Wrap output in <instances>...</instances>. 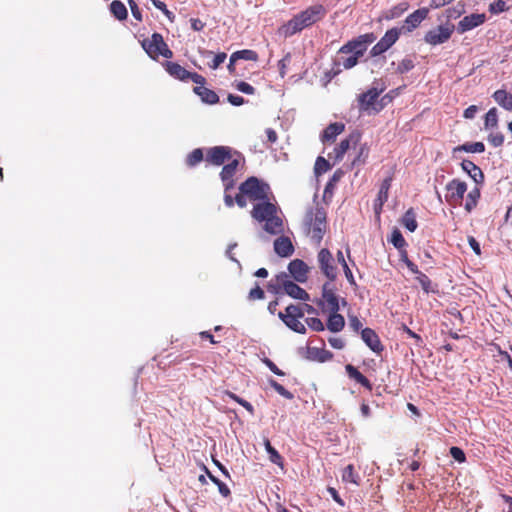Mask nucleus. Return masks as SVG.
I'll return each instance as SVG.
<instances>
[{
  "label": "nucleus",
  "mask_w": 512,
  "mask_h": 512,
  "mask_svg": "<svg viewBox=\"0 0 512 512\" xmlns=\"http://www.w3.org/2000/svg\"><path fill=\"white\" fill-rule=\"evenodd\" d=\"M344 124L335 122L330 124L323 132L322 141H333L343 130Z\"/></svg>",
  "instance_id": "31"
},
{
  "label": "nucleus",
  "mask_w": 512,
  "mask_h": 512,
  "mask_svg": "<svg viewBox=\"0 0 512 512\" xmlns=\"http://www.w3.org/2000/svg\"><path fill=\"white\" fill-rule=\"evenodd\" d=\"M288 271L296 282L305 283L308 279L309 267L303 260H292L288 265Z\"/></svg>",
  "instance_id": "14"
},
{
  "label": "nucleus",
  "mask_w": 512,
  "mask_h": 512,
  "mask_svg": "<svg viewBox=\"0 0 512 512\" xmlns=\"http://www.w3.org/2000/svg\"><path fill=\"white\" fill-rule=\"evenodd\" d=\"M383 90V87H372L366 92L360 94L358 97L359 109L361 111L369 110Z\"/></svg>",
  "instance_id": "15"
},
{
  "label": "nucleus",
  "mask_w": 512,
  "mask_h": 512,
  "mask_svg": "<svg viewBox=\"0 0 512 512\" xmlns=\"http://www.w3.org/2000/svg\"><path fill=\"white\" fill-rule=\"evenodd\" d=\"M326 14V9L316 4L308 7L306 10L295 15L285 25L282 26L281 32L285 37H290L304 28L311 26L312 24L321 20Z\"/></svg>",
  "instance_id": "1"
},
{
  "label": "nucleus",
  "mask_w": 512,
  "mask_h": 512,
  "mask_svg": "<svg viewBox=\"0 0 512 512\" xmlns=\"http://www.w3.org/2000/svg\"><path fill=\"white\" fill-rule=\"evenodd\" d=\"M128 3H129L130 9H131V13H132L133 17L135 19H137L138 21H141L142 20V14H141V11H140L137 3L134 0H129Z\"/></svg>",
  "instance_id": "60"
},
{
  "label": "nucleus",
  "mask_w": 512,
  "mask_h": 512,
  "mask_svg": "<svg viewBox=\"0 0 512 512\" xmlns=\"http://www.w3.org/2000/svg\"><path fill=\"white\" fill-rule=\"evenodd\" d=\"M361 135L358 132H353L349 135L347 139L342 140L337 147H335L334 152L336 155V160H341L344 154L351 148H356V146L360 142Z\"/></svg>",
  "instance_id": "16"
},
{
  "label": "nucleus",
  "mask_w": 512,
  "mask_h": 512,
  "mask_svg": "<svg viewBox=\"0 0 512 512\" xmlns=\"http://www.w3.org/2000/svg\"><path fill=\"white\" fill-rule=\"evenodd\" d=\"M110 11L118 20H124L127 18V9L125 5L119 0H114L111 2Z\"/></svg>",
  "instance_id": "36"
},
{
  "label": "nucleus",
  "mask_w": 512,
  "mask_h": 512,
  "mask_svg": "<svg viewBox=\"0 0 512 512\" xmlns=\"http://www.w3.org/2000/svg\"><path fill=\"white\" fill-rule=\"evenodd\" d=\"M269 384L270 386L277 392L279 393L281 396H283L284 398L286 399H293L294 395L288 391L287 389H285L281 384H279L276 380L274 379H269Z\"/></svg>",
  "instance_id": "46"
},
{
  "label": "nucleus",
  "mask_w": 512,
  "mask_h": 512,
  "mask_svg": "<svg viewBox=\"0 0 512 512\" xmlns=\"http://www.w3.org/2000/svg\"><path fill=\"white\" fill-rule=\"evenodd\" d=\"M316 304L323 312H338L340 309V299L335 293L331 281L322 286V297L316 301Z\"/></svg>",
  "instance_id": "6"
},
{
  "label": "nucleus",
  "mask_w": 512,
  "mask_h": 512,
  "mask_svg": "<svg viewBox=\"0 0 512 512\" xmlns=\"http://www.w3.org/2000/svg\"><path fill=\"white\" fill-rule=\"evenodd\" d=\"M264 364L276 375L278 376H283L284 375V372L282 370H280L273 361H271L270 359L268 358H265L263 360Z\"/></svg>",
  "instance_id": "61"
},
{
  "label": "nucleus",
  "mask_w": 512,
  "mask_h": 512,
  "mask_svg": "<svg viewBox=\"0 0 512 512\" xmlns=\"http://www.w3.org/2000/svg\"><path fill=\"white\" fill-rule=\"evenodd\" d=\"M252 217L259 222H264L268 218L277 214V206L267 200H263L254 205L251 212Z\"/></svg>",
  "instance_id": "11"
},
{
  "label": "nucleus",
  "mask_w": 512,
  "mask_h": 512,
  "mask_svg": "<svg viewBox=\"0 0 512 512\" xmlns=\"http://www.w3.org/2000/svg\"><path fill=\"white\" fill-rule=\"evenodd\" d=\"M416 275H417L416 279L419 282V284L421 285V288L423 289V291L425 293L436 292V288L433 286L431 280L429 279V277L427 275H425L421 271Z\"/></svg>",
  "instance_id": "41"
},
{
  "label": "nucleus",
  "mask_w": 512,
  "mask_h": 512,
  "mask_svg": "<svg viewBox=\"0 0 512 512\" xmlns=\"http://www.w3.org/2000/svg\"><path fill=\"white\" fill-rule=\"evenodd\" d=\"M345 369L348 376L351 379H354L357 383L361 384L362 386L369 390L372 389L370 381L363 374H361L353 365L348 364L346 365Z\"/></svg>",
  "instance_id": "29"
},
{
  "label": "nucleus",
  "mask_w": 512,
  "mask_h": 512,
  "mask_svg": "<svg viewBox=\"0 0 512 512\" xmlns=\"http://www.w3.org/2000/svg\"><path fill=\"white\" fill-rule=\"evenodd\" d=\"M414 68V61L411 58L403 59L397 67V72L403 74Z\"/></svg>",
  "instance_id": "51"
},
{
  "label": "nucleus",
  "mask_w": 512,
  "mask_h": 512,
  "mask_svg": "<svg viewBox=\"0 0 512 512\" xmlns=\"http://www.w3.org/2000/svg\"><path fill=\"white\" fill-rule=\"evenodd\" d=\"M329 169H330L329 162L323 157H318L316 160V163H315V173L316 174L325 173Z\"/></svg>",
  "instance_id": "50"
},
{
  "label": "nucleus",
  "mask_w": 512,
  "mask_h": 512,
  "mask_svg": "<svg viewBox=\"0 0 512 512\" xmlns=\"http://www.w3.org/2000/svg\"><path fill=\"white\" fill-rule=\"evenodd\" d=\"M236 88L238 91L248 94V95H253L255 93V88L252 85H250L249 83L244 82V81L238 82L236 84Z\"/></svg>",
  "instance_id": "57"
},
{
  "label": "nucleus",
  "mask_w": 512,
  "mask_h": 512,
  "mask_svg": "<svg viewBox=\"0 0 512 512\" xmlns=\"http://www.w3.org/2000/svg\"><path fill=\"white\" fill-rule=\"evenodd\" d=\"M230 158V149L225 146H216L207 152L206 160L214 165H222Z\"/></svg>",
  "instance_id": "17"
},
{
  "label": "nucleus",
  "mask_w": 512,
  "mask_h": 512,
  "mask_svg": "<svg viewBox=\"0 0 512 512\" xmlns=\"http://www.w3.org/2000/svg\"><path fill=\"white\" fill-rule=\"evenodd\" d=\"M239 166V160L233 159L230 163L226 164L220 173L221 179L224 183L225 190L232 188L234 185L233 176Z\"/></svg>",
  "instance_id": "19"
},
{
  "label": "nucleus",
  "mask_w": 512,
  "mask_h": 512,
  "mask_svg": "<svg viewBox=\"0 0 512 512\" xmlns=\"http://www.w3.org/2000/svg\"><path fill=\"white\" fill-rule=\"evenodd\" d=\"M455 26L452 24L439 25L436 28L428 31L424 37L426 43L430 45H439L447 42L453 31Z\"/></svg>",
  "instance_id": "9"
},
{
  "label": "nucleus",
  "mask_w": 512,
  "mask_h": 512,
  "mask_svg": "<svg viewBox=\"0 0 512 512\" xmlns=\"http://www.w3.org/2000/svg\"><path fill=\"white\" fill-rule=\"evenodd\" d=\"M450 455L459 463H463L466 460V456L463 450L456 446L450 448Z\"/></svg>",
  "instance_id": "56"
},
{
  "label": "nucleus",
  "mask_w": 512,
  "mask_h": 512,
  "mask_svg": "<svg viewBox=\"0 0 512 512\" xmlns=\"http://www.w3.org/2000/svg\"><path fill=\"white\" fill-rule=\"evenodd\" d=\"M264 447H265L266 452L269 455V460L273 464H276L277 466H280L281 468H283V466H284L283 458L279 454V452L271 445L268 438L264 439Z\"/></svg>",
  "instance_id": "32"
},
{
  "label": "nucleus",
  "mask_w": 512,
  "mask_h": 512,
  "mask_svg": "<svg viewBox=\"0 0 512 512\" xmlns=\"http://www.w3.org/2000/svg\"><path fill=\"white\" fill-rule=\"evenodd\" d=\"M203 159V153L201 149L193 150L187 157V164L194 166Z\"/></svg>",
  "instance_id": "48"
},
{
  "label": "nucleus",
  "mask_w": 512,
  "mask_h": 512,
  "mask_svg": "<svg viewBox=\"0 0 512 512\" xmlns=\"http://www.w3.org/2000/svg\"><path fill=\"white\" fill-rule=\"evenodd\" d=\"M274 250L280 257H289L294 252V247L288 237L281 236L274 241Z\"/></svg>",
  "instance_id": "21"
},
{
  "label": "nucleus",
  "mask_w": 512,
  "mask_h": 512,
  "mask_svg": "<svg viewBox=\"0 0 512 512\" xmlns=\"http://www.w3.org/2000/svg\"><path fill=\"white\" fill-rule=\"evenodd\" d=\"M227 395L231 399H233L234 401L239 403L241 406H243L250 414L254 413V408H253V406L248 401L238 397L236 394H234L232 392H228Z\"/></svg>",
  "instance_id": "54"
},
{
  "label": "nucleus",
  "mask_w": 512,
  "mask_h": 512,
  "mask_svg": "<svg viewBox=\"0 0 512 512\" xmlns=\"http://www.w3.org/2000/svg\"><path fill=\"white\" fill-rule=\"evenodd\" d=\"M459 151L467 153H482L485 151V145L482 142L465 143L454 148V153Z\"/></svg>",
  "instance_id": "34"
},
{
  "label": "nucleus",
  "mask_w": 512,
  "mask_h": 512,
  "mask_svg": "<svg viewBox=\"0 0 512 512\" xmlns=\"http://www.w3.org/2000/svg\"><path fill=\"white\" fill-rule=\"evenodd\" d=\"M461 167L477 184L484 181L482 170L472 161L464 159L461 163Z\"/></svg>",
  "instance_id": "24"
},
{
  "label": "nucleus",
  "mask_w": 512,
  "mask_h": 512,
  "mask_svg": "<svg viewBox=\"0 0 512 512\" xmlns=\"http://www.w3.org/2000/svg\"><path fill=\"white\" fill-rule=\"evenodd\" d=\"M508 9L506 2L504 0H497L489 5V11L492 14H499Z\"/></svg>",
  "instance_id": "49"
},
{
  "label": "nucleus",
  "mask_w": 512,
  "mask_h": 512,
  "mask_svg": "<svg viewBox=\"0 0 512 512\" xmlns=\"http://www.w3.org/2000/svg\"><path fill=\"white\" fill-rule=\"evenodd\" d=\"M359 59L360 58L353 53L340 54L338 52V56L335 60V63L337 66L342 67L344 69H351L355 65H357Z\"/></svg>",
  "instance_id": "28"
},
{
  "label": "nucleus",
  "mask_w": 512,
  "mask_h": 512,
  "mask_svg": "<svg viewBox=\"0 0 512 512\" xmlns=\"http://www.w3.org/2000/svg\"><path fill=\"white\" fill-rule=\"evenodd\" d=\"M317 261L321 272L329 281H334L337 278L338 272L332 253L328 249L322 248L318 252Z\"/></svg>",
  "instance_id": "8"
},
{
  "label": "nucleus",
  "mask_w": 512,
  "mask_h": 512,
  "mask_svg": "<svg viewBox=\"0 0 512 512\" xmlns=\"http://www.w3.org/2000/svg\"><path fill=\"white\" fill-rule=\"evenodd\" d=\"M408 7H409L408 3H406V2L400 3V4L392 7L391 9L387 10L383 14L382 18L385 20L396 19V18L400 17L408 9Z\"/></svg>",
  "instance_id": "33"
},
{
  "label": "nucleus",
  "mask_w": 512,
  "mask_h": 512,
  "mask_svg": "<svg viewBox=\"0 0 512 512\" xmlns=\"http://www.w3.org/2000/svg\"><path fill=\"white\" fill-rule=\"evenodd\" d=\"M326 222V213L323 208L317 207L315 212L312 210L307 211L305 216V223L312 226L313 237L321 240L323 237Z\"/></svg>",
  "instance_id": "7"
},
{
  "label": "nucleus",
  "mask_w": 512,
  "mask_h": 512,
  "mask_svg": "<svg viewBox=\"0 0 512 512\" xmlns=\"http://www.w3.org/2000/svg\"><path fill=\"white\" fill-rule=\"evenodd\" d=\"M166 71L174 77L175 79H178L180 81L188 82L190 72L186 70L184 67L179 65L178 63L174 62H166L165 63Z\"/></svg>",
  "instance_id": "22"
},
{
  "label": "nucleus",
  "mask_w": 512,
  "mask_h": 512,
  "mask_svg": "<svg viewBox=\"0 0 512 512\" xmlns=\"http://www.w3.org/2000/svg\"><path fill=\"white\" fill-rule=\"evenodd\" d=\"M142 47L153 59H156L160 55L165 58H171L173 56L172 51L168 48L162 35L159 33H153L151 38L144 39L142 41Z\"/></svg>",
  "instance_id": "4"
},
{
  "label": "nucleus",
  "mask_w": 512,
  "mask_h": 512,
  "mask_svg": "<svg viewBox=\"0 0 512 512\" xmlns=\"http://www.w3.org/2000/svg\"><path fill=\"white\" fill-rule=\"evenodd\" d=\"M264 222L265 224L263 228L267 233L277 235L283 232V221L279 216H277V214L268 218Z\"/></svg>",
  "instance_id": "25"
},
{
  "label": "nucleus",
  "mask_w": 512,
  "mask_h": 512,
  "mask_svg": "<svg viewBox=\"0 0 512 512\" xmlns=\"http://www.w3.org/2000/svg\"><path fill=\"white\" fill-rule=\"evenodd\" d=\"M401 223L410 232H414L417 229L418 224L416 221V215L412 208L406 211L401 220Z\"/></svg>",
  "instance_id": "35"
},
{
  "label": "nucleus",
  "mask_w": 512,
  "mask_h": 512,
  "mask_svg": "<svg viewBox=\"0 0 512 512\" xmlns=\"http://www.w3.org/2000/svg\"><path fill=\"white\" fill-rule=\"evenodd\" d=\"M240 59L247 61H257L258 54L255 51L249 49L239 50L232 53V62H236Z\"/></svg>",
  "instance_id": "37"
},
{
  "label": "nucleus",
  "mask_w": 512,
  "mask_h": 512,
  "mask_svg": "<svg viewBox=\"0 0 512 512\" xmlns=\"http://www.w3.org/2000/svg\"><path fill=\"white\" fill-rule=\"evenodd\" d=\"M278 317L286 324L287 327H289L291 330L300 333L305 334L306 333V327L304 324H302L299 321L298 317L290 316L286 312H279Z\"/></svg>",
  "instance_id": "23"
},
{
  "label": "nucleus",
  "mask_w": 512,
  "mask_h": 512,
  "mask_svg": "<svg viewBox=\"0 0 512 512\" xmlns=\"http://www.w3.org/2000/svg\"><path fill=\"white\" fill-rule=\"evenodd\" d=\"M479 198H480V190H479V188L475 187L467 195L466 203H465V210L467 212H471L476 207Z\"/></svg>",
  "instance_id": "39"
},
{
  "label": "nucleus",
  "mask_w": 512,
  "mask_h": 512,
  "mask_svg": "<svg viewBox=\"0 0 512 512\" xmlns=\"http://www.w3.org/2000/svg\"><path fill=\"white\" fill-rule=\"evenodd\" d=\"M448 193L446 194V201L458 202L463 199L467 191V184L458 179H453L446 185Z\"/></svg>",
  "instance_id": "13"
},
{
  "label": "nucleus",
  "mask_w": 512,
  "mask_h": 512,
  "mask_svg": "<svg viewBox=\"0 0 512 512\" xmlns=\"http://www.w3.org/2000/svg\"><path fill=\"white\" fill-rule=\"evenodd\" d=\"M486 20V15L484 13H473L463 17L462 20L458 23L456 30L459 34H463L467 31H470L481 24H483Z\"/></svg>",
  "instance_id": "12"
},
{
  "label": "nucleus",
  "mask_w": 512,
  "mask_h": 512,
  "mask_svg": "<svg viewBox=\"0 0 512 512\" xmlns=\"http://www.w3.org/2000/svg\"><path fill=\"white\" fill-rule=\"evenodd\" d=\"M349 326L355 332H358L362 328V323L358 319V317L351 315V316H349Z\"/></svg>",
  "instance_id": "62"
},
{
  "label": "nucleus",
  "mask_w": 512,
  "mask_h": 512,
  "mask_svg": "<svg viewBox=\"0 0 512 512\" xmlns=\"http://www.w3.org/2000/svg\"><path fill=\"white\" fill-rule=\"evenodd\" d=\"M358 479H359V476H358V474L355 473L353 465L350 464L344 468L343 473H342V480L344 482L358 484Z\"/></svg>",
  "instance_id": "43"
},
{
  "label": "nucleus",
  "mask_w": 512,
  "mask_h": 512,
  "mask_svg": "<svg viewBox=\"0 0 512 512\" xmlns=\"http://www.w3.org/2000/svg\"><path fill=\"white\" fill-rule=\"evenodd\" d=\"M327 328L333 333L340 332L345 326V320L338 312H329Z\"/></svg>",
  "instance_id": "27"
},
{
  "label": "nucleus",
  "mask_w": 512,
  "mask_h": 512,
  "mask_svg": "<svg viewBox=\"0 0 512 512\" xmlns=\"http://www.w3.org/2000/svg\"><path fill=\"white\" fill-rule=\"evenodd\" d=\"M390 242L394 245L395 248L401 250L406 246V241L398 229H394L391 234Z\"/></svg>",
  "instance_id": "44"
},
{
  "label": "nucleus",
  "mask_w": 512,
  "mask_h": 512,
  "mask_svg": "<svg viewBox=\"0 0 512 512\" xmlns=\"http://www.w3.org/2000/svg\"><path fill=\"white\" fill-rule=\"evenodd\" d=\"M361 338L373 352L380 353L383 350L379 337L374 330L370 328L362 329Z\"/></svg>",
  "instance_id": "20"
},
{
  "label": "nucleus",
  "mask_w": 512,
  "mask_h": 512,
  "mask_svg": "<svg viewBox=\"0 0 512 512\" xmlns=\"http://www.w3.org/2000/svg\"><path fill=\"white\" fill-rule=\"evenodd\" d=\"M268 289L277 295L287 294L290 297L302 301H309L310 295L298 284L288 279V275L281 273L272 280Z\"/></svg>",
  "instance_id": "2"
},
{
  "label": "nucleus",
  "mask_w": 512,
  "mask_h": 512,
  "mask_svg": "<svg viewBox=\"0 0 512 512\" xmlns=\"http://www.w3.org/2000/svg\"><path fill=\"white\" fill-rule=\"evenodd\" d=\"M427 14L428 10L426 8L414 11L405 19V24L399 29H402V32H411L427 17Z\"/></svg>",
  "instance_id": "18"
},
{
  "label": "nucleus",
  "mask_w": 512,
  "mask_h": 512,
  "mask_svg": "<svg viewBox=\"0 0 512 512\" xmlns=\"http://www.w3.org/2000/svg\"><path fill=\"white\" fill-rule=\"evenodd\" d=\"M494 100L504 109L512 111V94L506 90H497L493 94Z\"/></svg>",
  "instance_id": "30"
},
{
  "label": "nucleus",
  "mask_w": 512,
  "mask_h": 512,
  "mask_svg": "<svg viewBox=\"0 0 512 512\" xmlns=\"http://www.w3.org/2000/svg\"><path fill=\"white\" fill-rule=\"evenodd\" d=\"M305 322L314 331L321 332L325 329L323 322L319 318H306Z\"/></svg>",
  "instance_id": "47"
},
{
  "label": "nucleus",
  "mask_w": 512,
  "mask_h": 512,
  "mask_svg": "<svg viewBox=\"0 0 512 512\" xmlns=\"http://www.w3.org/2000/svg\"><path fill=\"white\" fill-rule=\"evenodd\" d=\"M368 152H369L368 147L365 144L361 145L359 148L358 155L356 158H354L352 165L364 163L366 158L368 157Z\"/></svg>",
  "instance_id": "53"
},
{
  "label": "nucleus",
  "mask_w": 512,
  "mask_h": 512,
  "mask_svg": "<svg viewBox=\"0 0 512 512\" xmlns=\"http://www.w3.org/2000/svg\"><path fill=\"white\" fill-rule=\"evenodd\" d=\"M402 29L394 27L384 34V36L372 47L370 54L372 57L386 52L399 38Z\"/></svg>",
  "instance_id": "10"
},
{
  "label": "nucleus",
  "mask_w": 512,
  "mask_h": 512,
  "mask_svg": "<svg viewBox=\"0 0 512 512\" xmlns=\"http://www.w3.org/2000/svg\"><path fill=\"white\" fill-rule=\"evenodd\" d=\"M337 260H338L339 264H341V266H342V268L344 270V274H345V277H346L347 281L351 285H355L356 283H355V279H354V276L352 274V271L349 268L347 262L345 261L343 252L340 251V250L337 252Z\"/></svg>",
  "instance_id": "42"
},
{
  "label": "nucleus",
  "mask_w": 512,
  "mask_h": 512,
  "mask_svg": "<svg viewBox=\"0 0 512 512\" xmlns=\"http://www.w3.org/2000/svg\"><path fill=\"white\" fill-rule=\"evenodd\" d=\"M227 99L233 106H241L245 102L243 97L235 94H229Z\"/></svg>",
  "instance_id": "64"
},
{
  "label": "nucleus",
  "mask_w": 512,
  "mask_h": 512,
  "mask_svg": "<svg viewBox=\"0 0 512 512\" xmlns=\"http://www.w3.org/2000/svg\"><path fill=\"white\" fill-rule=\"evenodd\" d=\"M189 80L197 84V86H204L206 83V79L197 73L190 72Z\"/></svg>",
  "instance_id": "63"
},
{
  "label": "nucleus",
  "mask_w": 512,
  "mask_h": 512,
  "mask_svg": "<svg viewBox=\"0 0 512 512\" xmlns=\"http://www.w3.org/2000/svg\"><path fill=\"white\" fill-rule=\"evenodd\" d=\"M227 58V54L224 52L217 53L214 55L212 62L208 63V66L215 70L217 69Z\"/></svg>",
  "instance_id": "55"
},
{
  "label": "nucleus",
  "mask_w": 512,
  "mask_h": 512,
  "mask_svg": "<svg viewBox=\"0 0 512 512\" xmlns=\"http://www.w3.org/2000/svg\"><path fill=\"white\" fill-rule=\"evenodd\" d=\"M497 124H498L497 109L495 107H493L486 113L484 126L486 129H488V128L496 127Z\"/></svg>",
  "instance_id": "45"
},
{
  "label": "nucleus",
  "mask_w": 512,
  "mask_h": 512,
  "mask_svg": "<svg viewBox=\"0 0 512 512\" xmlns=\"http://www.w3.org/2000/svg\"><path fill=\"white\" fill-rule=\"evenodd\" d=\"M488 140L494 147H499L504 142V136L500 132L491 133L488 137Z\"/></svg>",
  "instance_id": "58"
},
{
  "label": "nucleus",
  "mask_w": 512,
  "mask_h": 512,
  "mask_svg": "<svg viewBox=\"0 0 512 512\" xmlns=\"http://www.w3.org/2000/svg\"><path fill=\"white\" fill-rule=\"evenodd\" d=\"M376 40V36L373 33H366L358 36L357 38L348 41L344 44L340 49V54H349L353 53L359 58L363 57L364 53L367 51L369 45H371Z\"/></svg>",
  "instance_id": "5"
},
{
  "label": "nucleus",
  "mask_w": 512,
  "mask_h": 512,
  "mask_svg": "<svg viewBox=\"0 0 512 512\" xmlns=\"http://www.w3.org/2000/svg\"><path fill=\"white\" fill-rule=\"evenodd\" d=\"M264 295V291L259 286H256L255 288L250 290L248 298L249 300H259L263 299Z\"/></svg>",
  "instance_id": "59"
},
{
  "label": "nucleus",
  "mask_w": 512,
  "mask_h": 512,
  "mask_svg": "<svg viewBox=\"0 0 512 512\" xmlns=\"http://www.w3.org/2000/svg\"><path fill=\"white\" fill-rule=\"evenodd\" d=\"M193 91L207 104H216L219 101V96L216 92L204 86H196Z\"/></svg>",
  "instance_id": "26"
},
{
  "label": "nucleus",
  "mask_w": 512,
  "mask_h": 512,
  "mask_svg": "<svg viewBox=\"0 0 512 512\" xmlns=\"http://www.w3.org/2000/svg\"><path fill=\"white\" fill-rule=\"evenodd\" d=\"M285 312L289 314L290 316L303 318L304 317V310L303 307L299 305L290 304L286 307Z\"/></svg>",
  "instance_id": "52"
},
{
  "label": "nucleus",
  "mask_w": 512,
  "mask_h": 512,
  "mask_svg": "<svg viewBox=\"0 0 512 512\" xmlns=\"http://www.w3.org/2000/svg\"><path fill=\"white\" fill-rule=\"evenodd\" d=\"M343 175H344V172L341 169H338L334 172V174L332 175V177L330 178V180L328 181V183L325 186L324 197H327V195H330V196L332 195L336 184L341 180Z\"/></svg>",
  "instance_id": "38"
},
{
  "label": "nucleus",
  "mask_w": 512,
  "mask_h": 512,
  "mask_svg": "<svg viewBox=\"0 0 512 512\" xmlns=\"http://www.w3.org/2000/svg\"><path fill=\"white\" fill-rule=\"evenodd\" d=\"M391 181H392L391 177H387L383 180V182L381 184L380 190L378 192V197H377V201L379 202V207H382L384 202H386L388 199V192L391 187Z\"/></svg>",
  "instance_id": "40"
},
{
  "label": "nucleus",
  "mask_w": 512,
  "mask_h": 512,
  "mask_svg": "<svg viewBox=\"0 0 512 512\" xmlns=\"http://www.w3.org/2000/svg\"><path fill=\"white\" fill-rule=\"evenodd\" d=\"M239 190L242 194L247 195L251 200H267L270 193L268 184L261 182L256 177H250L243 182Z\"/></svg>",
  "instance_id": "3"
}]
</instances>
